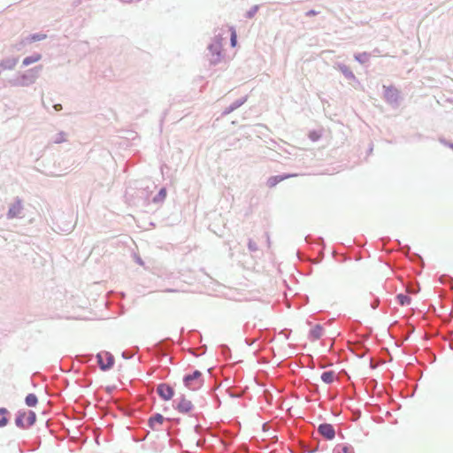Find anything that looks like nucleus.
<instances>
[{
  "label": "nucleus",
  "instance_id": "b1692460",
  "mask_svg": "<svg viewBox=\"0 0 453 453\" xmlns=\"http://www.w3.org/2000/svg\"><path fill=\"white\" fill-rule=\"evenodd\" d=\"M371 54L368 52H360L354 55L355 60L361 65H365L369 62Z\"/></svg>",
  "mask_w": 453,
  "mask_h": 453
},
{
  "label": "nucleus",
  "instance_id": "5701e85b",
  "mask_svg": "<svg viewBox=\"0 0 453 453\" xmlns=\"http://www.w3.org/2000/svg\"><path fill=\"white\" fill-rule=\"evenodd\" d=\"M395 298L401 306H408L411 303V298L408 295L403 293L397 294Z\"/></svg>",
  "mask_w": 453,
  "mask_h": 453
},
{
  "label": "nucleus",
  "instance_id": "2eb2a0df",
  "mask_svg": "<svg viewBox=\"0 0 453 453\" xmlns=\"http://www.w3.org/2000/svg\"><path fill=\"white\" fill-rule=\"evenodd\" d=\"M324 332V327L320 324L315 325L314 327H312L310 332L308 338L311 341H317L321 338Z\"/></svg>",
  "mask_w": 453,
  "mask_h": 453
},
{
  "label": "nucleus",
  "instance_id": "f03ea898",
  "mask_svg": "<svg viewBox=\"0 0 453 453\" xmlns=\"http://www.w3.org/2000/svg\"><path fill=\"white\" fill-rule=\"evenodd\" d=\"M208 59L211 65H218L222 58V37L221 35H215L211 42L207 47Z\"/></svg>",
  "mask_w": 453,
  "mask_h": 453
},
{
  "label": "nucleus",
  "instance_id": "ddd939ff",
  "mask_svg": "<svg viewBox=\"0 0 453 453\" xmlns=\"http://www.w3.org/2000/svg\"><path fill=\"white\" fill-rule=\"evenodd\" d=\"M45 38H46V35H44V34H41V33L32 34V35H28L27 37H26L25 40L21 41L19 46L17 45V50H19L21 49V47L24 46L26 43L39 42Z\"/></svg>",
  "mask_w": 453,
  "mask_h": 453
},
{
  "label": "nucleus",
  "instance_id": "f704fd0d",
  "mask_svg": "<svg viewBox=\"0 0 453 453\" xmlns=\"http://www.w3.org/2000/svg\"><path fill=\"white\" fill-rule=\"evenodd\" d=\"M318 14H319V11H315V10H310V11L305 12V16L306 17H312V16H315V15H318Z\"/></svg>",
  "mask_w": 453,
  "mask_h": 453
},
{
  "label": "nucleus",
  "instance_id": "a18cd8bd",
  "mask_svg": "<svg viewBox=\"0 0 453 453\" xmlns=\"http://www.w3.org/2000/svg\"><path fill=\"white\" fill-rule=\"evenodd\" d=\"M136 263H137V264H139V265H143V261L142 260V258H141V257H137V258H136Z\"/></svg>",
  "mask_w": 453,
  "mask_h": 453
},
{
  "label": "nucleus",
  "instance_id": "f257e3e1",
  "mask_svg": "<svg viewBox=\"0 0 453 453\" xmlns=\"http://www.w3.org/2000/svg\"><path fill=\"white\" fill-rule=\"evenodd\" d=\"M42 66H35L34 68L27 70L25 73L19 76L12 78L8 81V83L12 87H27L34 84L38 77L39 72Z\"/></svg>",
  "mask_w": 453,
  "mask_h": 453
},
{
  "label": "nucleus",
  "instance_id": "864d4df0",
  "mask_svg": "<svg viewBox=\"0 0 453 453\" xmlns=\"http://www.w3.org/2000/svg\"><path fill=\"white\" fill-rule=\"evenodd\" d=\"M406 250H407V251H409L411 250V248L409 246H406Z\"/></svg>",
  "mask_w": 453,
  "mask_h": 453
},
{
  "label": "nucleus",
  "instance_id": "2f4dec72",
  "mask_svg": "<svg viewBox=\"0 0 453 453\" xmlns=\"http://www.w3.org/2000/svg\"><path fill=\"white\" fill-rule=\"evenodd\" d=\"M134 352L132 350H128V349L124 350L122 352V357L124 359H131L134 357Z\"/></svg>",
  "mask_w": 453,
  "mask_h": 453
},
{
  "label": "nucleus",
  "instance_id": "72a5a7b5",
  "mask_svg": "<svg viewBox=\"0 0 453 453\" xmlns=\"http://www.w3.org/2000/svg\"><path fill=\"white\" fill-rule=\"evenodd\" d=\"M380 305V299L379 298H375L372 303H371V307L372 309L373 310H376Z\"/></svg>",
  "mask_w": 453,
  "mask_h": 453
},
{
  "label": "nucleus",
  "instance_id": "412c9836",
  "mask_svg": "<svg viewBox=\"0 0 453 453\" xmlns=\"http://www.w3.org/2000/svg\"><path fill=\"white\" fill-rule=\"evenodd\" d=\"M334 377H335V372L333 370H330V371H326L324 372H322L320 378H321V380L326 383V384H332L334 380Z\"/></svg>",
  "mask_w": 453,
  "mask_h": 453
},
{
  "label": "nucleus",
  "instance_id": "9d476101",
  "mask_svg": "<svg viewBox=\"0 0 453 453\" xmlns=\"http://www.w3.org/2000/svg\"><path fill=\"white\" fill-rule=\"evenodd\" d=\"M165 420H169V418H165L162 414L157 412L148 418L147 425L153 431H160V426Z\"/></svg>",
  "mask_w": 453,
  "mask_h": 453
},
{
  "label": "nucleus",
  "instance_id": "09e8293b",
  "mask_svg": "<svg viewBox=\"0 0 453 453\" xmlns=\"http://www.w3.org/2000/svg\"><path fill=\"white\" fill-rule=\"evenodd\" d=\"M165 431L167 432V434H168V435H171V429H170L169 427H168V428H166V429H165Z\"/></svg>",
  "mask_w": 453,
  "mask_h": 453
},
{
  "label": "nucleus",
  "instance_id": "1a4fd4ad",
  "mask_svg": "<svg viewBox=\"0 0 453 453\" xmlns=\"http://www.w3.org/2000/svg\"><path fill=\"white\" fill-rule=\"evenodd\" d=\"M157 394L162 400L169 401L174 395V389L167 383H160L157 387Z\"/></svg>",
  "mask_w": 453,
  "mask_h": 453
},
{
  "label": "nucleus",
  "instance_id": "de8ad7c7",
  "mask_svg": "<svg viewBox=\"0 0 453 453\" xmlns=\"http://www.w3.org/2000/svg\"><path fill=\"white\" fill-rule=\"evenodd\" d=\"M250 327V323H246V324L244 325V331L246 332Z\"/></svg>",
  "mask_w": 453,
  "mask_h": 453
},
{
  "label": "nucleus",
  "instance_id": "4468645a",
  "mask_svg": "<svg viewBox=\"0 0 453 453\" xmlns=\"http://www.w3.org/2000/svg\"><path fill=\"white\" fill-rule=\"evenodd\" d=\"M27 416V411L19 410L15 414V425L17 427L20 429H27V422H25V418Z\"/></svg>",
  "mask_w": 453,
  "mask_h": 453
},
{
  "label": "nucleus",
  "instance_id": "f8f14e48",
  "mask_svg": "<svg viewBox=\"0 0 453 453\" xmlns=\"http://www.w3.org/2000/svg\"><path fill=\"white\" fill-rule=\"evenodd\" d=\"M19 57H8L0 61L1 70H13L19 62Z\"/></svg>",
  "mask_w": 453,
  "mask_h": 453
},
{
  "label": "nucleus",
  "instance_id": "393cba45",
  "mask_svg": "<svg viewBox=\"0 0 453 453\" xmlns=\"http://www.w3.org/2000/svg\"><path fill=\"white\" fill-rule=\"evenodd\" d=\"M26 422L27 428L33 426L36 422V413L34 411H27Z\"/></svg>",
  "mask_w": 453,
  "mask_h": 453
},
{
  "label": "nucleus",
  "instance_id": "8fccbe9b",
  "mask_svg": "<svg viewBox=\"0 0 453 453\" xmlns=\"http://www.w3.org/2000/svg\"><path fill=\"white\" fill-rule=\"evenodd\" d=\"M92 358H93V355H89V356H88V360H87V361H89V360H91Z\"/></svg>",
  "mask_w": 453,
  "mask_h": 453
},
{
  "label": "nucleus",
  "instance_id": "bb28decb",
  "mask_svg": "<svg viewBox=\"0 0 453 453\" xmlns=\"http://www.w3.org/2000/svg\"><path fill=\"white\" fill-rule=\"evenodd\" d=\"M25 403L28 407H35L38 403V398L35 394L30 393L25 398Z\"/></svg>",
  "mask_w": 453,
  "mask_h": 453
},
{
  "label": "nucleus",
  "instance_id": "37998d69",
  "mask_svg": "<svg viewBox=\"0 0 453 453\" xmlns=\"http://www.w3.org/2000/svg\"><path fill=\"white\" fill-rule=\"evenodd\" d=\"M311 241H312V237H311V235H307V236L305 237V242H306L307 243H311Z\"/></svg>",
  "mask_w": 453,
  "mask_h": 453
},
{
  "label": "nucleus",
  "instance_id": "603ef678",
  "mask_svg": "<svg viewBox=\"0 0 453 453\" xmlns=\"http://www.w3.org/2000/svg\"><path fill=\"white\" fill-rule=\"evenodd\" d=\"M372 147L371 146V147L369 148V152H372Z\"/></svg>",
  "mask_w": 453,
  "mask_h": 453
},
{
  "label": "nucleus",
  "instance_id": "a878e982",
  "mask_svg": "<svg viewBox=\"0 0 453 453\" xmlns=\"http://www.w3.org/2000/svg\"><path fill=\"white\" fill-rule=\"evenodd\" d=\"M319 441L317 439H314L311 442V444H305L303 446V449L305 452L307 453H315L319 450Z\"/></svg>",
  "mask_w": 453,
  "mask_h": 453
},
{
  "label": "nucleus",
  "instance_id": "7ed1b4c3",
  "mask_svg": "<svg viewBox=\"0 0 453 453\" xmlns=\"http://www.w3.org/2000/svg\"><path fill=\"white\" fill-rule=\"evenodd\" d=\"M182 380L184 386L192 390H196L203 385V373L198 370L185 374Z\"/></svg>",
  "mask_w": 453,
  "mask_h": 453
},
{
  "label": "nucleus",
  "instance_id": "c9c22d12",
  "mask_svg": "<svg viewBox=\"0 0 453 453\" xmlns=\"http://www.w3.org/2000/svg\"><path fill=\"white\" fill-rule=\"evenodd\" d=\"M194 431L197 434H201L203 431V428L201 425H196L194 427Z\"/></svg>",
  "mask_w": 453,
  "mask_h": 453
},
{
  "label": "nucleus",
  "instance_id": "6e6552de",
  "mask_svg": "<svg viewBox=\"0 0 453 453\" xmlns=\"http://www.w3.org/2000/svg\"><path fill=\"white\" fill-rule=\"evenodd\" d=\"M317 432L326 441H332L335 437V429L334 426L329 423L319 424Z\"/></svg>",
  "mask_w": 453,
  "mask_h": 453
},
{
  "label": "nucleus",
  "instance_id": "c03bdc74",
  "mask_svg": "<svg viewBox=\"0 0 453 453\" xmlns=\"http://www.w3.org/2000/svg\"><path fill=\"white\" fill-rule=\"evenodd\" d=\"M168 421L174 422V423L178 424V423H180V418H169Z\"/></svg>",
  "mask_w": 453,
  "mask_h": 453
},
{
  "label": "nucleus",
  "instance_id": "79ce46f5",
  "mask_svg": "<svg viewBox=\"0 0 453 453\" xmlns=\"http://www.w3.org/2000/svg\"><path fill=\"white\" fill-rule=\"evenodd\" d=\"M53 108L55 109V111H59L62 110V105L60 104H54Z\"/></svg>",
  "mask_w": 453,
  "mask_h": 453
},
{
  "label": "nucleus",
  "instance_id": "3c124183",
  "mask_svg": "<svg viewBox=\"0 0 453 453\" xmlns=\"http://www.w3.org/2000/svg\"><path fill=\"white\" fill-rule=\"evenodd\" d=\"M395 242H396L397 245H399V246L401 245V242L399 240H396Z\"/></svg>",
  "mask_w": 453,
  "mask_h": 453
},
{
  "label": "nucleus",
  "instance_id": "4c0bfd02",
  "mask_svg": "<svg viewBox=\"0 0 453 453\" xmlns=\"http://www.w3.org/2000/svg\"><path fill=\"white\" fill-rule=\"evenodd\" d=\"M257 341V338H253V339H251V338H246V339H245V343H246L247 345H249V346H251V345H253Z\"/></svg>",
  "mask_w": 453,
  "mask_h": 453
},
{
  "label": "nucleus",
  "instance_id": "423d86ee",
  "mask_svg": "<svg viewBox=\"0 0 453 453\" xmlns=\"http://www.w3.org/2000/svg\"><path fill=\"white\" fill-rule=\"evenodd\" d=\"M384 88V97L388 104L393 106H398L400 92L397 88L393 86H383Z\"/></svg>",
  "mask_w": 453,
  "mask_h": 453
},
{
  "label": "nucleus",
  "instance_id": "9b49d317",
  "mask_svg": "<svg viewBox=\"0 0 453 453\" xmlns=\"http://www.w3.org/2000/svg\"><path fill=\"white\" fill-rule=\"evenodd\" d=\"M248 100V96H244L234 102H233L229 106L226 107L225 110L221 113V117H225L234 111L240 108L242 105H243Z\"/></svg>",
  "mask_w": 453,
  "mask_h": 453
},
{
  "label": "nucleus",
  "instance_id": "c756f323",
  "mask_svg": "<svg viewBox=\"0 0 453 453\" xmlns=\"http://www.w3.org/2000/svg\"><path fill=\"white\" fill-rule=\"evenodd\" d=\"M316 243L319 244V245H321L322 246V250L319 252V259L318 261V263L319 261H321L324 257V249H325V242H324V239L322 237H319L316 241Z\"/></svg>",
  "mask_w": 453,
  "mask_h": 453
},
{
  "label": "nucleus",
  "instance_id": "ea45409f",
  "mask_svg": "<svg viewBox=\"0 0 453 453\" xmlns=\"http://www.w3.org/2000/svg\"><path fill=\"white\" fill-rule=\"evenodd\" d=\"M205 443V438H200L197 442H196V445L198 447H203Z\"/></svg>",
  "mask_w": 453,
  "mask_h": 453
},
{
  "label": "nucleus",
  "instance_id": "473e14b6",
  "mask_svg": "<svg viewBox=\"0 0 453 453\" xmlns=\"http://www.w3.org/2000/svg\"><path fill=\"white\" fill-rule=\"evenodd\" d=\"M220 349H221V353L226 357H227L229 355H230V349L227 345H221L220 346Z\"/></svg>",
  "mask_w": 453,
  "mask_h": 453
},
{
  "label": "nucleus",
  "instance_id": "a211bd4d",
  "mask_svg": "<svg viewBox=\"0 0 453 453\" xmlns=\"http://www.w3.org/2000/svg\"><path fill=\"white\" fill-rule=\"evenodd\" d=\"M333 453H355V450L349 443H339L334 447Z\"/></svg>",
  "mask_w": 453,
  "mask_h": 453
},
{
  "label": "nucleus",
  "instance_id": "0eeeda50",
  "mask_svg": "<svg viewBox=\"0 0 453 453\" xmlns=\"http://www.w3.org/2000/svg\"><path fill=\"white\" fill-rule=\"evenodd\" d=\"M23 211V202L22 199L19 196H16L14 198V202L11 203L8 212H7V218L9 219H14V218H21V214Z\"/></svg>",
  "mask_w": 453,
  "mask_h": 453
},
{
  "label": "nucleus",
  "instance_id": "cd10ccee",
  "mask_svg": "<svg viewBox=\"0 0 453 453\" xmlns=\"http://www.w3.org/2000/svg\"><path fill=\"white\" fill-rule=\"evenodd\" d=\"M65 136H66V134L65 132L61 131L55 135L53 142L58 144L62 143L65 141Z\"/></svg>",
  "mask_w": 453,
  "mask_h": 453
},
{
  "label": "nucleus",
  "instance_id": "4be33fe9",
  "mask_svg": "<svg viewBox=\"0 0 453 453\" xmlns=\"http://www.w3.org/2000/svg\"><path fill=\"white\" fill-rule=\"evenodd\" d=\"M167 191L165 187L161 188L158 193L152 198L154 203H163L166 197Z\"/></svg>",
  "mask_w": 453,
  "mask_h": 453
},
{
  "label": "nucleus",
  "instance_id": "aec40b11",
  "mask_svg": "<svg viewBox=\"0 0 453 453\" xmlns=\"http://www.w3.org/2000/svg\"><path fill=\"white\" fill-rule=\"evenodd\" d=\"M41 58L42 55L40 53H34L33 55L26 57L23 59L22 65L28 66L35 62H38L39 60H41Z\"/></svg>",
  "mask_w": 453,
  "mask_h": 453
},
{
  "label": "nucleus",
  "instance_id": "dca6fc26",
  "mask_svg": "<svg viewBox=\"0 0 453 453\" xmlns=\"http://www.w3.org/2000/svg\"><path fill=\"white\" fill-rule=\"evenodd\" d=\"M335 67L344 75L348 80H356V76L353 72L343 63H336Z\"/></svg>",
  "mask_w": 453,
  "mask_h": 453
},
{
  "label": "nucleus",
  "instance_id": "58836bf2",
  "mask_svg": "<svg viewBox=\"0 0 453 453\" xmlns=\"http://www.w3.org/2000/svg\"><path fill=\"white\" fill-rule=\"evenodd\" d=\"M230 42H231V45L232 46L235 45V43H236V35H235V32H233L231 39H230Z\"/></svg>",
  "mask_w": 453,
  "mask_h": 453
},
{
  "label": "nucleus",
  "instance_id": "20e7f679",
  "mask_svg": "<svg viewBox=\"0 0 453 453\" xmlns=\"http://www.w3.org/2000/svg\"><path fill=\"white\" fill-rule=\"evenodd\" d=\"M98 367L101 371L106 372L111 370L115 363L114 356L108 351H101L96 356Z\"/></svg>",
  "mask_w": 453,
  "mask_h": 453
},
{
  "label": "nucleus",
  "instance_id": "49530a36",
  "mask_svg": "<svg viewBox=\"0 0 453 453\" xmlns=\"http://www.w3.org/2000/svg\"><path fill=\"white\" fill-rule=\"evenodd\" d=\"M310 138H311V140L315 141V140L317 139V136L315 135V133H311V134H310Z\"/></svg>",
  "mask_w": 453,
  "mask_h": 453
},
{
  "label": "nucleus",
  "instance_id": "e433bc0d",
  "mask_svg": "<svg viewBox=\"0 0 453 453\" xmlns=\"http://www.w3.org/2000/svg\"><path fill=\"white\" fill-rule=\"evenodd\" d=\"M440 142H441L442 144H444L445 146H448V147H449L450 149H452V150H453V142H449V141H447V140H445V139H440Z\"/></svg>",
  "mask_w": 453,
  "mask_h": 453
},
{
  "label": "nucleus",
  "instance_id": "39448f33",
  "mask_svg": "<svg viewBox=\"0 0 453 453\" xmlns=\"http://www.w3.org/2000/svg\"><path fill=\"white\" fill-rule=\"evenodd\" d=\"M173 406L180 413L187 414L194 409V404L184 395L173 400Z\"/></svg>",
  "mask_w": 453,
  "mask_h": 453
},
{
  "label": "nucleus",
  "instance_id": "a19ab883",
  "mask_svg": "<svg viewBox=\"0 0 453 453\" xmlns=\"http://www.w3.org/2000/svg\"><path fill=\"white\" fill-rule=\"evenodd\" d=\"M310 390L311 392H318L319 391V386L317 384H312Z\"/></svg>",
  "mask_w": 453,
  "mask_h": 453
},
{
  "label": "nucleus",
  "instance_id": "c85d7f7f",
  "mask_svg": "<svg viewBox=\"0 0 453 453\" xmlns=\"http://www.w3.org/2000/svg\"><path fill=\"white\" fill-rule=\"evenodd\" d=\"M259 10V5H253L245 14L247 19H252L257 11Z\"/></svg>",
  "mask_w": 453,
  "mask_h": 453
},
{
  "label": "nucleus",
  "instance_id": "6ab92c4d",
  "mask_svg": "<svg viewBox=\"0 0 453 453\" xmlns=\"http://www.w3.org/2000/svg\"><path fill=\"white\" fill-rule=\"evenodd\" d=\"M10 411L4 408L0 407V427H4L9 423Z\"/></svg>",
  "mask_w": 453,
  "mask_h": 453
},
{
  "label": "nucleus",
  "instance_id": "7c9ffc66",
  "mask_svg": "<svg viewBox=\"0 0 453 453\" xmlns=\"http://www.w3.org/2000/svg\"><path fill=\"white\" fill-rule=\"evenodd\" d=\"M248 248L251 252H255L258 250L257 243L251 239L249 240Z\"/></svg>",
  "mask_w": 453,
  "mask_h": 453
},
{
  "label": "nucleus",
  "instance_id": "f3484780",
  "mask_svg": "<svg viewBox=\"0 0 453 453\" xmlns=\"http://www.w3.org/2000/svg\"><path fill=\"white\" fill-rule=\"evenodd\" d=\"M292 176H295L294 174H282V175H274V176H271L268 180H267V186L269 188H273L275 187L278 183H280V181L289 178V177H292Z\"/></svg>",
  "mask_w": 453,
  "mask_h": 453
}]
</instances>
